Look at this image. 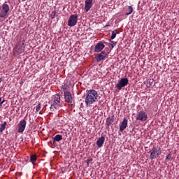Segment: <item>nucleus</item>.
I'll return each mask as SVG.
<instances>
[{"label":"nucleus","instance_id":"5701e85b","mask_svg":"<svg viewBox=\"0 0 179 179\" xmlns=\"http://www.w3.org/2000/svg\"><path fill=\"white\" fill-rule=\"evenodd\" d=\"M41 110V103H38V104L36 106V113H38V111H40Z\"/></svg>","mask_w":179,"mask_h":179},{"label":"nucleus","instance_id":"c85d7f7f","mask_svg":"<svg viewBox=\"0 0 179 179\" xmlns=\"http://www.w3.org/2000/svg\"><path fill=\"white\" fill-rule=\"evenodd\" d=\"M108 26H110V25H106V27H108Z\"/></svg>","mask_w":179,"mask_h":179},{"label":"nucleus","instance_id":"f257e3e1","mask_svg":"<svg viewBox=\"0 0 179 179\" xmlns=\"http://www.w3.org/2000/svg\"><path fill=\"white\" fill-rule=\"evenodd\" d=\"M97 99H99L97 91L95 90H90L87 91L85 103L86 106H90V104H93V103L97 101Z\"/></svg>","mask_w":179,"mask_h":179},{"label":"nucleus","instance_id":"9d476101","mask_svg":"<svg viewBox=\"0 0 179 179\" xmlns=\"http://www.w3.org/2000/svg\"><path fill=\"white\" fill-rule=\"evenodd\" d=\"M64 99L66 103H69V104H72V101H73V99L72 98V94H71V92L68 91L64 92Z\"/></svg>","mask_w":179,"mask_h":179},{"label":"nucleus","instance_id":"4468645a","mask_svg":"<svg viewBox=\"0 0 179 179\" xmlns=\"http://www.w3.org/2000/svg\"><path fill=\"white\" fill-rule=\"evenodd\" d=\"M127 127H128V120L124 119L120 126V132H122V131H124V129H125Z\"/></svg>","mask_w":179,"mask_h":179},{"label":"nucleus","instance_id":"a211bd4d","mask_svg":"<svg viewBox=\"0 0 179 179\" xmlns=\"http://www.w3.org/2000/svg\"><path fill=\"white\" fill-rule=\"evenodd\" d=\"M132 12H134V8H132V6H129L127 7V13H125V15L127 16H128V15H131V13H132Z\"/></svg>","mask_w":179,"mask_h":179},{"label":"nucleus","instance_id":"423d86ee","mask_svg":"<svg viewBox=\"0 0 179 179\" xmlns=\"http://www.w3.org/2000/svg\"><path fill=\"white\" fill-rule=\"evenodd\" d=\"M136 119L137 121H141L143 122L148 120V114H146V112L143 110L138 111L137 112Z\"/></svg>","mask_w":179,"mask_h":179},{"label":"nucleus","instance_id":"412c9836","mask_svg":"<svg viewBox=\"0 0 179 179\" xmlns=\"http://www.w3.org/2000/svg\"><path fill=\"white\" fill-rule=\"evenodd\" d=\"M37 160V157L36 155H31L30 157V162L31 163H32L33 164H34L35 162H36Z\"/></svg>","mask_w":179,"mask_h":179},{"label":"nucleus","instance_id":"b1692460","mask_svg":"<svg viewBox=\"0 0 179 179\" xmlns=\"http://www.w3.org/2000/svg\"><path fill=\"white\" fill-rule=\"evenodd\" d=\"M110 41V45H111V49L114 48L115 45H117V42H115L114 41Z\"/></svg>","mask_w":179,"mask_h":179},{"label":"nucleus","instance_id":"6ab92c4d","mask_svg":"<svg viewBox=\"0 0 179 179\" xmlns=\"http://www.w3.org/2000/svg\"><path fill=\"white\" fill-rule=\"evenodd\" d=\"M6 122H4L3 124L0 125V132H3L6 128Z\"/></svg>","mask_w":179,"mask_h":179},{"label":"nucleus","instance_id":"0eeeda50","mask_svg":"<svg viewBox=\"0 0 179 179\" xmlns=\"http://www.w3.org/2000/svg\"><path fill=\"white\" fill-rule=\"evenodd\" d=\"M78 23V15L74 14L71 15L68 20V26L69 27H73V26H76Z\"/></svg>","mask_w":179,"mask_h":179},{"label":"nucleus","instance_id":"2eb2a0df","mask_svg":"<svg viewBox=\"0 0 179 179\" xmlns=\"http://www.w3.org/2000/svg\"><path fill=\"white\" fill-rule=\"evenodd\" d=\"M104 141H106V137L104 136H101L98 138L96 141V145L98 146V148L103 147V145H104Z\"/></svg>","mask_w":179,"mask_h":179},{"label":"nucleus","instance_id":"cd10ccee","mask_svg":"<svg viewBox=\"0 0 179 179\" xmlns=\"http://www.w3.org/2000/svg\"><path fill=\"white\" fill-rule=\"evenodd\" d=\"M2 82V78H0V83Z\"/></svg>","mask_w":179,"mask_h":179},{"label":"nucleus","instance_id":"c756f323","mask_svg":"<svg viewBox=\"0 0 179 179\" xmlns=\"http://www.w3.org/2000/svg\"><path fill=\"white\" fill-rule=\"evenodd\" d=\"M22 1H26V0H22Z\"/></svg>","mask_w":179,"mask_h":179},{"label":"nucleus","instance_id":"9b49d317","mask_svg":"<svg viewBox=\"0 0 179 179\" xmlns=\"http://www.w3.org/2000/svg\"><path fill=\"white\" fill-rule=\"evenodd\" d=\"M93 6V0H85V12H89L92 7Z\"/></svg>","mask_w":179,"mask_h":179},{"label":"nucleus","instance_id":"a878e982","mask_svg":"<svg viewBox=\"0 0 179 179\" xmlns=\"http://www.w3.org/2000/svg\"><path fill=\"white\" fill-rule=\"evenodd\" d=\"M3 101H2V98L0 97V106H2V104H3Z\"/></svg>","mask_w":179,"mask_h":179},{"label":"nucleus","instance_id":"f8f14e48","mask_svg":"<svg viewBox=\"0 0 179 179\" xmlns=\"http://www.w3.org/2000/svg\"><path fill=\"white\" fill-rule=\"evenodd\" d=\"M106 47L104 43L103 42L98 43L94 48V52H101L103 51V49Z\"/></svg>","mask_w":179,"mask_h":179},{"label":"nucleus","instance_id":"4be33fe9","mask_svg":"<svg viewBox=\"0 0 179 179\" xmlns=\"http://www.w3.org/2000/svg\"><path fill=\"white\" fill-rule=\"evenodd\" d=\"M117 29H115L112 31V34L110 36L111 40H114V38H115V37L117 36Z\"/></svg>","mask_w":179,"mask_h":179},{"label":"nucleus","instance_id":"dca6fc26","mask_svg":"<svg viewBox=\"0 0 179 179\" xmlns=\"http://www.w3.org/2000/svg\"><path fill=\"white\" fill-rule=\"evenodd\" d=\"M106 127L110 128V125L114 122V120L110 117H107L106 119Z\"/></svg>","mask_w":179,"mask_h":179},{"label":"nucleus","instance_id":"393cba45","mask_svg":"<svg viewBox=\"0 0 179 179\" xmlns=\"http://www.w3.org/2000/svg\"><path fill=\"white\" fill-rule=\"evenodd\" d=\"M170 159H171V154H169L166 157V160H170Z\"/></svg>","mask_w":179,"mask_h":179},{"label":"nucleus","instance_id":"7ed1b4c3","mask_svg":"<svg viewBox=\"0 0 179 179\" xmlns=\"http://www.w3.org/2000/svg\"><path fill=\"white\" fill-rule=\"evenodd\" d=\"M9 15V5L4 3L0 6V17L1 19H6Z\"/></svg>","mask_w":179,"mask_h":179},{"label":"nucleus","instance_id":"39448f33","mask_svg":"<svg viewBox=\"0 0 179 179\" xmlns=\"http://www.w3.org/2000/svg\"><path fill=\"white\" fill-rule=\"evenodd\" d=\"M23 52H24V47L23 46V43L17 45L13 49L14 57H17V55H20V54H23Z\"/></svg>","mask_w":179,"mask_h":179},{"label":"nucleus","instance_id":"20e7f679","mask_svg":"<svg viewBox=\"0 0 179 179\" xmlns=\"http://www.w3.org/2000/svg\"><path fill=\"white\" fill-rule=\"evenodd\" d=\"M129 80L127 78H121L118 80L117 85H115V87L117 90H121L122 87H125V86L128 85Z\"/></svg>","mask_w":179,"mask_h":179},{"label":"nucleus","instance_id":"ddd939ff","mask_svg":"<svg viewBox=\"0 0 179 179\" xmlns=\"http://www.w3.org/2000/svg\"><path fill=\"white\" fill-rule=\"evenodd\" d=\"M107 57V52L106 51H102L101 53L98 54L96 57V62H100V61H103L104 58Z\"/></svg>","mask_w":179,"mask_h":179},{"label":"nucleus","instance_id":"6e6552de","mask_svg":"<svg viewBox=\"0 0 179 179\" xmlns=\"http://www.w3.org/2000/svg\"><path fill=\"white\" fill-rule=\"evenodd\" d=\"M150 159L151 160H153V159H157V157L160 156V151L157 148H153L152 150L150 151Z\"/></svg>","mask_w":179,"mask_h":179},{"label":"nucleus","instance_id":"f03ea898","mask_svg":"<svg viewBox=\"0 0 179 179\" xmlns=\"http://www.w3.org/2000/svg\"><path fill=\"white\" fill-rule=\"evenodd\" d=\"M61 106V96L59 94H55L52 96V102L50 107V111H54V110H57L58 107Z\"/></svg>","mask_w":179,"mask_h":179},{"label":"nucleus","instance_id":"f3484780","mask_svg":"<svg viewBox=\"0 0 179 179\" xmlns=\"http://www.w3.org/2000/svg\"><path fill=\"white\" fill-rule=\"evenodd\" d=\"M54 142H59V141H62V135L57 134L55 137H53Z\"/></svg>","mask_w":179,"mask_h":179},{"label":"nucleus","instance_id":"bb28decb","mask_svg":"<svg viewBox=\"0 0 179 179\" xmlns=\"http://www.w3.org/2000/svg\"><path fill=\"white\" fill-rule=\"evenodd\" d=\"M87 164H89V163H90V159H87Z\"/></svg>","mask_w":179,"mask_h":179},{"label":"nucleus","instance_id":"1a4fd4ad","mask_svg":"<svg viewBox=\"0 0 179 179\" xmlns=\"http://www.w3.org/2000/svg\"><path fill=\"white\" fill-rule=\"evenodd\" d=\"M26 124L27 122L24 120H22L20 122L17 130V132H19V134H23L24 129H26Z\"/></svg>","mask_w":179,"mask_h":179},{"label":"nucleus","instance_id":"aec40b11","mask_svg":"<svg viewBox=\"0 0 179 179\" xmlns=\"http://www.w3.org/2000/svg\"><path fill=\"white\" fill-rule=\"evenodd\" d=\"M57 16H58V11H53L50 14V18L51 19H55V17H57Z\"/></svg>","mask_w":179,"mask_h":179}]
</instances>
